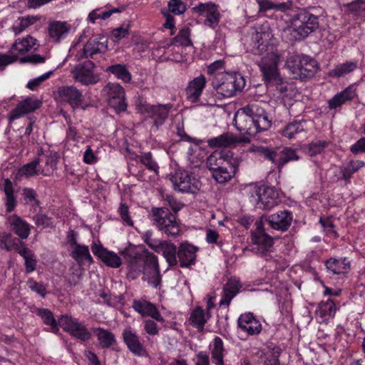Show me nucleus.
Returning <instances> with one entry per match:
<instances>
[{
  "mask_svg": "<svg viewBox=\"0 0 365 365\" xmlns=\"http://www.w3.org/2000/svg\"><path fill=\"white\" fill-rule=\"evenodd\" d=\"M234 121L240 131H245L250 135L267 130L272 125V120L269 119L264 109L256 103L240 108L237 112Z\"/></svg>",
  "mask_w": 365,
  "mask_h": 365,
  "instance_id": "obj_1",
  "label": "nucleus"
},
{
  "mask_svg": "<svg viewBox=\"0 0 365 365\" xmlns=\"http://www.w3.org/2000/svg\"><path fill=\"white\" fill-rule=\"evenodd\" d=\"M309 10L302 9L294 16L292 25L282 33V38L289 42L301 41L315 31L319 26V16Z\"/></svg>",
  "mask_w": 365,
  "mask_h": 365,
  "instance_id": "obj_2",
  "label": "nucleus"
},
{
  "mask_svg": "<svg viewBox=\"0 0 365 365\" xmlns=\"http://www.w3.org/2000/svg\"><path fill=\"white\" fill-rule=\"evenodd\" d=\"M233 153L230 150H215L207 158V166L212 178L220 184L228 182L236 171Z\"/></svg>",
  "mask_w": 365,
  "mask_h": 365,
  "instance_id": "obj_3",
  "label": "nucleus"
},
{
  "mask_svg": "<svg viewBox=\"0 0 365 365\" xmlns=\"http://www.w3.org/2000/svg\"><path fill=\"white\" fill-rule=\"evenodd\" d=\"M169 204L173 210V213L169 208H152L153 220L155 225L168 236L176 237L181 234L180 223L176 220V213L181 207L177 205L175 200H169Z\"/></svg>",
  "mask_w": 365,
  "mask_h": 365,
  "instance_id": "obj_4",
  "label": "nucleus"
},
{
  "mask_svg": "<svg viewBox=\"0 0 365 365\" xmlns=\"http://www.w3.org/2000/svg\"><path fill=\"white\" fill-rule=\"evenodd\" d=\"M246 81L239 73H225L222 76H214L211 84L217 93L223 97H232L242 92Z\"/></svg>",
  "mask_w": 365,
  "mask_h": 365,
  "instance_id": "obj_5",
  "label": "nucleus"
},
{
  "mask_svg": "<svg viewBox=\"0 0 365 365\" xmlns=\"http://www.w3.org/2000/svg\"><path fill=\"white\" fill-rule=\"evenodd\" d=\"M286 65L292 78L301 81L312 78L318 69L315 60L298 53L289 54Z\"/></svg>",
  "mask_w": 365,
  "mask_h": 365,
  "instance_id": "obj_6",
  "label": "nucleus"
},
{
  "mask_svg": "<svg viewBox=\"0 0 365 365\" xmlns=\"http://www.w3.org/2000/svg\"><path fill=\"white\" fill-rule=\"evenodd\" d=\"M255 227V230L252 232L253 245L250 250L268 261L272 258L270 252L274 244L273 238L264 232L262 220L256 221Z\"/></svg>",
  "mask_w": 365,
  "mask_h": 365,
  "instance_id": "obj_7",
  "label": "nucleus"
},
{
  "mask_svg": "<svg viewBox=\"0 0 365 365\" xmlns=\"http://www.w3.org/2000/svg\"><path fill=\"white\" fill-rule=\"evenodd\" d=\"M175 190L180 192L195 193L200 189V181L188 171L176 170L170 177Z\"/></svg>",
  "mask_w": 365,
  "mask_h": 365,
  "instance_id": "obj_8",
  "label": "nucleus"
},
{
  "mask_svg": "<svg viewBox=\"0 0 365 365\" xmlns=\"http://www.w3.org/2000/svg\"><path fill=\"white\" fill-rule=\"evenodd\" d=\"M145 242L155 252L162 254L169 267L178 264V248L173 243L153 239L149 233L145 235Z\"/></svg>",
  "mask_w": 365,
  "mask_h": 365,
  "instance_id": "obj_9",
  "label": "nucleus"
},
{
  "mask_svg": "<svg viewBox=\"0 0 365 365\" xmlns=\"http://www.w3.org/2000/svg\"><path fill=\"white\" fill-rule=\"evenodd\" d=\"M251 201L259 208L270 210L277 205L278 192L273 187L254 186L250 192Z\"/></svg>",
  "mask_w": 365,
  "mask_h": 365,
  "instance_id": "obj_10",
  "label": "nucleus"
},
{
  "mask_svg": "<svg viewBox=\"0 0 365 365\" xmlns=\"http://www.w3.org/2000/svg\"><path fill=\"white\" fill-rule=\"evenodd\" d=\"M59 323L65 331L81 341H88L92 337L91 332L78 319L71 316L62 315Z\"/></svg>",
  "mask_w": 365,
  "mask_h": 365,
  "instance_id": "obj_11",
  "label": "nucleus"
},
{
  "mask_svg": "<svg viewBox=\"0 0 365 365\" xmlns=\"http://www.w3.org/2000/svg\"><path fill=\"white\" fill-rule=\"evenodd\" d=\"M194 14L205 18L204 24L212 29H215L220 21L222 14L219 5L212 1L199 3L192 9Z\"/></svg>",
  "mask_w": 365,
  "mask_h": 365,
  "instance_id": "obj_12",
  "label": "nucleus"
},
{
  "mask_svg": "<svg viewBox=\"0 0 365 365\" xmlns=\"http://www.w3.org/2000/svg\"><path fill=\"white\" fill-rule=\"evenodd\" d=\"M173 108L171 103L150 105V104H140V110L143 113L148 115L153 121V125L157 129L160 125L164 124L165 120L168 117V114Z\"/></svg>",
  "mask_w": 365,
  "mask_h": 365,
  "instance_id": "obj_13",
  "label": "nucleus"
},
{
  "mask_svg": "<svg viewBox=\"0 0 365 365\" xmlns=\"http://www.w3.org/2000/svg\"><path fill=\"white\" fill-rule=\"evenodd\" d=\"M56 98L62 103L71 106L73 110L83 108L84 97L81 91L73 86H61L58 88Z\"/></svg>",
  "mask_w": 365,
  "mask_h": 365,
  "instance_id": "obj_14",
  "label": "nucleus"
},
{
  "mask_svg": "<svg viewBox=\"0 0 365 365\" xmlns=\"http://www.w3.org/2000/svg\"><path fill=\"white\" fill-rule=\"evenodd\" d=\"M108 50V39L104 35L99 34L90 38L84 45L81 52L77 56L78 60L94 58L95 55L104 53Z\"/></svg>",
  "mask_w": 365,
  "mask_h": 365,
  "instance_id": "obj_15",
  "label": "nucleus"
},
{
  "mask_svg": "<svg viewBox=\"0 0 365 365\" xmlns=\"http://www.w3.org/2000/svg\"><path fill=\"white\" fill-rule=\"evenodd\" d=\"M108 95V103L117 113L125 111L127 108L124 88L118 83H109L105 87Z\"/></svg>",
  "mask_w": 365,
  "mask_h": 365,
  "instance_id": "obj_16",
  "label": "nucleus"
},
{
  "mask_svg": "<svg viewBox=\"0 0 365 365\" xmlns=\"http://www.w3.org/2000/svg\"><path fill=\"white\" fill-rule=\"evenodd\" d=\"M120 255L128 269V277L131 279H136L142 273L143 269L144 255L138 254L128 250L120 252Z\"/></svg>",
  "mask_w": 365,
  "mask_h": 365,
  "instance_id": "obj_17",
  "label": "nucleus"
},
{
  "mask_svg": "<svg viewBox=\"0 0 365 365\" xmlns=\"http://www.w3.org/2000/svg\"><path fill=\"white\" fill-rule=\"evenodd\" d=\"M94 63L86 61L83 63L76 66L71 71L73 78L83 85L95 84L98 78L93 73Z\"/></svg>",
  "mask_w": 365,
  "mask_h": 365,
  "instance_id": "obj_18",
  "label": "nucleus"
},
{
  "mask_svg": "<svg viewBox=\"0 0 365 365\" xmlns=\"http://www.w3.org/2000/svg\"><path fill=\"white\" fill-rule=\"evenodd\" d=\"M262 220L267 222L272 229L284 232L290 227L293 216L292 212L282 210L270 215L263 216Z\"/></svg>",
  "mask_w": 365,
  "mask_h": 365,
  "instance_id": "obj_19",
  "label": "nucleus"
},
{
  "mask_svg": "<svg viewBox=\"0 0 365 365\" xmlns=\"http://www.w3.org/2000/svg\"><path fill=\"white\" fill-rule=\"evenodd\" d=\"M122 337L128 350L134 355L138 356L147 355L146 349L140 341L139 336L131 327H128L123 329Z\"/></svg>",
  "mask_w": 365,
  "mask_h": 365,
  "instance_id": "obj_20",
  "label": "nucleus"
},
{
  "mask_svg": "<svg viewBox=\"0 0 365 365\" xmlns=\"http://www.w3.org/2000/svg\"><path fill=\"white\" fill-rule=\"evenodd\" d=\"M237 326L249 336L257 335L262 329L260 321L252 312L242 314L238 318Z\"/></svg>",
  "mask_w": 365,
  "mask_h": 365,
  "instance_id": "obj_21",
  "label": "nucleus"
},
{
  "mask_svg": "<svg viewBox=\"0 0 365 365\" xmlns=\"http://www.w3.org/2000/svg\"><path fill=\"white\" fill-rule=\"evenodd\" d=\"M91 250L94 255L97 256L108 267L118 268L121 264L120 257L113 252L108 251L104 248L102 245L93 242L91 246Z\"/></svg>",
  "mask_w": 365,
  "mask_h": 365,
  "instance_id": "obj_22",
  "label": "nucleus"
},
{
  "mask_svg": "<svg viewBox=\"0 0 365 365\" xmlns=\"http://www.w3.org/2000/svg\"><path fill=\"white\" fill-rule=\"evenodd\" d=\"M249 139L247 137H237L232 133H225L217 137L207 140V144L210 148L232 147L240 143H247Z\"/></svg>",
  "mask_w": 365,
  "mask_h": 365,
  "instance_id": "obj_23",
  "label": "nucleus"
},
{
  "mask_svg": "<svg viewBox=\"0 0 365 365\" xmlns=\"http://www.w3.org/2000/svg\"><path fill=\"white\" fill-rule=\"evenodd\" d=\"M41 105V102L40 101L32 98H27L20 102L17 106L10 112L9 120L12 122L24 114L34 112L40 108Z\"/></svg>",
  "mask_w": 365,
  "mask_h": 365,
  "instance_id": "obj_24",
  "label": "nucleus"
},
{
  "mask_svg": "<svg viewBox=\"0 0 365 365\" xmlns=\"http://www.w3.org/2000/svg\"><path fill=\"white\" fill-rule=\"evenodd\" d=\"M260 70L265 81L270 86L279 82L281 76L279 74L275 60L264 58L259 63Z\"/></svg>",
  "mask_w": 365,
  "mask_h": 365,
  "instance_id": "obj_25",
  "label": "nucleus"
},
{
  "mask_svg": "<svg viewBox=\"0 0 365 365\" xmlns=\"http://www.w3.org/2000/svg\"><path fill=\"white\" fill-rule=\"evenodd\" d=\"M197 247L188 243H181L178 247V261L181 267H189L195 262Z\"/></svg>",
  "mask_w": 365,
  "mask_h": 365,
  "instance_id": "obj_26",
  "label": "nucleus"
},
{
  "mask_svg": "<svg viewBox=\"0 0 365 365\" xmlns=\"http://www.w3.org/2000/svg\"><path fill=\"white\" fill-rule=\"evenodd\" d=\"M133 307L143 317H150L158 322H164L163 317L161 316L156 307L148 301L135 300L133 304Z\"/></svg>",
  "mask_w": 365,
  "mask_h": 365,
  "instance_id": "obj_27",
  "label": "nucleus"
},
{
  "mask_svg": "<svg viewBox=\"0 0 365 365\" xmlns=\"http://www.w3.org/2000/svg\"><path fill=\"white\" fill-rule=\"evenodd\" d=\"M11 230L21 240H26L30 235L31 225L17 215L8 217Z\"/></svg>",
  "mask_w": 365,
  "mask_h": 365,
  "instance_id": "obj_28",
  "label": "nucleus"
},
{
  "mask_svg": "<svg viewBox=\"0 0 365 365\" xmlns=\"http://www.w3.org/2000/svg\"><path fill=\"white\" fill-rule=\"evenodd\" d=\"M15 251L24 258L26 272H34L37 265V259L34 252L28 248L23 242H21L20 245L15 247Z\"/></svg>",
  "mask_w": 365,
  "mask_h": 365,
  "instance_id": "obj_29",
  "label": "nucleus"
},
{
  "mask_svg": "<svg viewBox=\"0 0 365 365\" xmlns=\"http://www.w3.org/2000/svg\"><path fill=\"white\" fill-rule=\"evenodd\" d=\"M48 35L54 43L66 38L71 30V26L66 22L53 21L48 25Z\"/></svg>",
  "mask_w": 365,
  "mask_h": 365,
  "instance_id": "obj_30",
  "label": "nucleus"
},
{
  "mask_svg": "<svg viewBox=\"0 0 365 365\" xmlns=\"http://www.w3.org/2000/svg\"><path fill=\"white\" fill-rule=\"evenodd\" d=\"M206 84V78L203 75L195 78L186 88L187 98L191 102H197Z\"/></svg>",
  "mask_w": 365,
  "mask_h": 365,
  "instance_id": "obj_31",
  "label": "nucleus"
},
{
  "mask_svg": "<svg viewBox=\"0 0 365 365\" xmlns=\"http://www.w3.org/2000/svg\"><path fill=\"white\" fill-rule=\"evenodd\" d=\"M240 288L241 284L238 279L236 278L230 279L223 288L222 297L220 302V305H226L228 307L231 300L238 293Z\"/></svg>",
  "mask_w": 365,
  "mask_h": 365,
  "instance_id": "obj_32",
  "label": "nucleus"
},
{
  "mask_svg": "<svg viewBox=\"0 0 365 365\" xmlns=\"http://www.w3.org/2000/svg\"><path fill=\"white\" fill-rule=\"evenodd\" d=\"M101 349H109L117 344L115 334L108 329L101 327L93 329Z\"/></svg>",
  "mask_w": 365,
  "mask_h": 365,
  "instance_id": "obj_33",
  "label": "nucleus"
},
{
  "mask_svg": "<svg viewBox=\"0 0 365 365\" xmlns=\"http://www.w3.org/2000/svg\"><path fill=\"white\" fill-rule=\"evenodd\" d=\"M327 269L332 274H339L346 272L350 267V262L346 257L330 258L325 262Z\"/></svg>",
  "mask_w": 365,
  "mask_h": 365,
  "instance_id": "obj_34",
  "label": "nucleus"
},
{
  "mask_svg": "<svg viewBox=\"0 0 365 365\" xmlns=\"http://www.w3.org/2000/svg\"><path fill=\"white\" fill-rule=\"evenodd\" d=\"M355 96V91L351 88H347L329 101V108L330 109H335L340 107L346 102L353 100Z\"/></svg>",
  "mask_w": 365,
  "mask_h": 365,
  "instance_id": "obj_35",
  "label": "nucleus"
},
{
  "mask_svg": "<svg viewBox=\"0 0 365 365\" xmlns=\"http://www.w3.org/2000/svg\"><path fill=\"white\" fill-rule=\"evenodd\" d=\"M71 256L79 265L83 264L85 262L88 264L93 262L88 247L84 245H76V247H73Z\"/></svg>",
  "mask_w": 365,
  "mask_h": 365,
  "instance_id": "obj_36",
  "label": "nucleus"
},
{
  "mask_svg": "<svg viewBox=\"0 0 365 365\" xmlns=\"http://www.w3.org/2000/svg\"><path fill=\"white\" fill-rule=\"evenodd\" d=\"M305 120H294L288 123L284 128L279 130V133L284 138L287 139L294 138L296 135L306 132V129L304 127L303 123Z\"/></svg>",
  "mask_w": 365,
  "mask_h": 365,
  "instance_id": "obj_37",
  "label": "nucleus"
},
{
  "mask_svg": "<svg viewBox=\"0 0 365 365\" xmlns=\"http://www.w3.org/2000/svg\"><path fill=\"white\" fill-rule=\"evenodd\" d=\"M210 317L209 314L205 315L204 310L200 307L194 309L190 314L189 321L190 324L197 329L198 331L204 330L205 324L207 319Z\"/></svg>",
  "mask_w": 365,
  "mask_h": 365,
  "instance_id": "obj_38",
  "label": "nucleus"
},
{
  "mask_svg": "<svg viewBox=\"0 0 365 365\" xmlns=\"http://www.w3.org/2000/svg\"><path fill=\"white\" fill-rule=\"evenodd\" d=\"M349 15L359 21L365 20V0H356L344 6Z\"/></svg>",
  "mask_w": 365,
  "mask_h": 365,
  "instance_id": "obj_39",
  "label": "nucleus"
},
{
  "mask_svg": "<svg viewBox=\"0 0 365 365\" xmlns=\"http://www.w3.org/2000/svg\"><path fill=\"white\" fill-rule=\"evenodd\" d=\"M37 40L30 35L24 38H19L13 43L11 50L16 51L20 54H24L33 48Z\"/></svg>",
  "mask_w": 365,
  "mask_h": 365,
  "instance_id": "obj_40",
  "label": "nucleus"
},
{
  "mask_svg": "<svg viewBox=\"0 0 365 365\" xmlns=\"http://www.w3.org/2000/svg\"><path fill=\"white\" fill-rule=\"evenodd\" d=\"M143 269L142 273L145 276H149L154 273L160 272L158 257L153 253L146 252L144 254Z\"/></svg>",
  "mask_w": 365,
  "mask_h": 365,
  "instance_id": "obj_41",
  "label": "nucleus"
},
{
  "mask_svg": "<svg viewBox=\"0 0 365 365\" xmlns=\"http://www.w3.org/2000/svg\"><path fill=\"white\" fill-rule=\"evenodd\" d=\"M299 159L300 157L297 155V150L290 147H285L279 152L277 168L280 171L281 169L289 162L297 161Z\"/></svg>",
  "mask_w": 365,
  "mask_h": 365,
  "instance_id": "obj_42",
  "label": "nucleus"
},
{
  "mask_svg": "<svg viewBox=\"0 0 365 365\" xmlns=\"http://www.w3.org/2000/svg\"><path fill=\"white\" fill-rule=\"evenodd\" d=\"M4 191L5 193V206L7 212H12L16 205V200L14 195V188L11 181L9 179L4 180Z\"/></svg>",
  "mask_w": 365,
  "mask_h": 365,
  "instance_id": "obj_43",
  "label": "nucleus"
},
{
  "mask_svg": "<svg viewBox=\"0 0 365 365\" xmlns=\"http://www.w3.org/2000/svg\"><path fill=\"white\" fill-rule=\"evenodd\" d=\"M36 314L41 318L46 325L51 327V332L56 334L59 331L58 325L53 313L48 309L36 308Z\"/></svg>",
  "mask_w": 365,
  "mask_h": 365,
  "instance_id": "obj_44",
  "label": "nucleus"
},
{
  "mask_svg": "<svg viewBox=\"0 0 365 365\" xmlns=\"http://www.w3.org/2000/svg\"><path fill=\"white\" fill-rule=\"evenodd\" d=\"M212 346L211 356L213 362L217 365H223L224 346L222 339L219 336H215Z\"/></svg>",
  "mask_w": 365,
  "mask_h": 365,
  "instance_id": "obj_45",
  "label": "nucleus"
},
{
  "mask_svg": "<svg viewBox=\"0 0 365 365\" xmlns=\"http://www.w3.org/2000/svg\"><path fill=\"white\" fill-rule=\"evenodd\" d=\"M106 71L113 74L118 79L125 83H128L131 81V74L124 64L110 66L106 68Z\"/></svg>",
  "mask_w": 365,
  "mask_h": 365,
  "instance_id": "obj_46",
  "label": "nucleus"
},
{
  "mask_svg": "<svg viewBox=\"0 0 365 365\" xmlns=\"http://www.w3.org/2000/svg\"><path fill=\"white\" fill-rule=\"evenodd\" d=\"M41 159L37 158L29 163L24 165L21 168L18 170V177H26L30 178L38 174L39 170L37 169Z\"/></svg>",
  "mask_w": 365,
  "mask_h": 365,
  "instance_id": "obj_47",
  "label": "nucleus"
},
{
  "mask_svg": "<svg viewBox=\"0 0 365 365\" xmlns=\"http://www.w3.org/2000/svg\"><path fill=\"white\" fill-rule=\"evenodd\" d=\"M329 142L325 140H316L307 145V154L312 157L321 154L329 145Z\"/></svg>",
  "mask_w": 365,
  "mask_h": 365,
  "instance_id": "obj_48",
  "label": "nucleus"
},
{
  "mask_svg": "<svg viewBox=\"0 0 365 365\" xmlns=\"http://www.w3.org/2000/svg\"><path fill=\"white\" fill-rule=\"evenodd\" d=\"M250 34L252 41L254 43L255 46H257L258 48L263 46L269 38V34L263 31L261 27L252 28Z\"/></svg>",
  "mask_w": 365,
  "mask_h": 365,
  "instance_id": "obj_49",
  "label": "nucleus"
},
{
  "mask_svg": "<svg viewBox=\"0 0 365 365\" xmlns=\"http://www.w3.org/2000/svg\"><path fill=\"white\" fill-rule=\"evenodd\" d=\"M178 44L187 46L192 44L190 40V29L188 27L182 28L178 34L172 39L170 45Z\"/></svg>",
  "mask_w": 365,
  "mask_h": 365,
  "instance_id": "obj_50",
  "label": "nucleus"
},
{
  "mask_svg": "<svg viewBox=\"0 0 365 365\" xmlns=\"http://www.w3.org/2000/svg\"><path fill=\"white\" fill-rule=\"evenodd\" d=\"M253 151L258 153L264 157V158L277 166L279 152L276 150L263 146H256L253 148Z\"/></svg>",
  "mask_w": 365,
  "mask_h": 365,
  "instance_id": "obj_51",
  "label": "nucleus"
},
{
  "mask_svg": "<svg viewBox=\"0 0 365 365\" xmlns=\"http://www.w3.org/2000/svg\"><path fill=\"white\" fill-rule=\"evenodd\" d=\"M357 62L349 61L337 65L331 71L333 76L341 77L344 76L357 68Z\"/></svg>",
  "mask_w": 365,
  "mask_h": 365,
  "instance_id": "obj_52",
  "label": "nucleus"
},
{
  "mask_svg": "<svg viewBox=\"0 0 365 365\" xmlns=\"http://www.w3.org/2000/svg\"><path fill=\"white\" fill-rule=\"evenodd\" d=\"M38 19L35 16H26L19 18L16 24L12 26V30L15 35H19L29 26L36 23Z\"/></svg>",
  "mask_w": 365,
  "mask_h": 365,
  "instance_id": "obj_53",
  "label": "nucleus"
},
{
  "mask_svg": "<svg viewBox=\"0 0 365 365\" xmlns=\"http://www.w3.org/2000/svg\"><path fill=\"white\" fill-rule=\"evenodd\" d=\"M336 311V306L332 300L328 299L326 302H322L319 304L317 313L320 315L321 317H332L334 316Z\"/></svg>",
  "mask_w": 365,
  "mask_h": 365,
  "instance_id": "obj_54",
  "label": "nucleus"
},
{
  "mask_svg": "<svg viewBox=\"0 0 365 365\" xmlns=\"http://www.w3.org/2000/svg\"><path fill=\"white\" fill-rule=\"evenodd\" d=\"M130 34L129 24H123L122 26L114 29L111 31L110 39L114 43H118L121 39L127 38Z\"/></svg>",
  "mask_w": 365,
  "mask_h": 365,
  "instance_id": "obj_55",
  "label": "nucleus"
},
{
  "mask_svg": "<svg viewBox=\"0 0 365 365\" xmlns=\"http://www.w3.org/2000/svg\"><path fill=\"white\" fill-rule=\"evenodd\" d=\"M319 223L321 224L324 232L327 235L330 236L334 238L338 237V234L335 230V226L333 222V220L331 217H320Z\"/></svg>",
  "mask_w": 365,
  "mask_h": 365,
  "instance_id": "obj_56",
  "label": "nucleus"
},
{
  "mask_svg": "<svg viewBox=\"0 0 365 365\" xmlns=\"http://www.w3.org/2000/svg\"><path fill=\"white\" fill-rule=\"evenodd\" d=\"M225 62L223 59L215 61L207 66V74L215 76L224 75Z\"/></svg>",
  "mask_w": 365,
  "mask_h": 365,
  "instance_id": "obj_57",
  "label": "nucleus"
},
{
  "mask_svg": "<svg viewBox=\"0 0 365 365\" xmlns=\"http://www.w3.org/2000/svg\"><path fill=\"white\" fill-rule=\"evenodd\" d=\"M140 161L143 164L148 170L158 173V165L156 162L153 159L151 153H143L139 157Z\"/></svg>",
  "mask_w": 365,
  "mask_h": 365,
  "instance_id": "obj_58",
  "label": "nucleus"
},
{
  "mask_svg": "<svg viewBox=\"0 0 365 365\" xmlns=\"http://www.w3.org/2000/svg\"><path fill=\"white\" fill-rule=\"evenodd\" d=\"M168 6L169 11L175 15L182 14L186 11V5L181 0H170Z\"/></svg>",
  "mask_w": 365,
  "mask_h": 365,
  "instance_id": "obj_59",
  "label": "nucleus"
},
{
  "mask_svg": "<svg viewBox=\"0 0 365 365\" xmlns=\"http://www.w3.org/2000/svg\"><path fill=\"white\" fill-rule=\"evenodd\" d=\"M22 195L24 196L26 203L31 204L32 206L38 205L39 201L37 200V194L36 191L29 187H25L22 190Z\"/></svg>",
  "mask_w": 365,
  "mask_h": 365,
  "instance_id": "obj_60",
  "label": "nucleus"
},
{
  "mask_svg": "<svg viewBox=\"0 0 365 365\" xmlns=\"http://www.w3.org/2000/svg\"><path fill=\"white\" fill-rule=\"evenodd\" d=\"M35 225L42 228L49 227L52 225V219L45 214L39 213L32 217Z\"/></svg>",
  "mask_w": 365,
  "mask_h": 365,
  "instance_id": "obj_61",
  "label": "nucleus"
},
{
  "mask_svg": "<svg viewBox=\"0 0 365 365\" xmlns=\"http://www.w3.org/2000/svg\"><path fill=\"white\" fill-rule=\"evenodd\" d=\"M128 210V206L125 203H120L118 208V212L123 222L128 226L132 227L133 226V222L129 214Z\"/></svg>",
  "mask_w": 365,
  "mask_h": 365,
  "instance_id": "obj_62",
  "label": "nucleus"
},
{
  "mask_svg": "<svg viewBox=\"0 0 365 365\" xmlns=\"http://www.w3.org/2000/svg\"><path fill=\"white\" fill-rule=\"evenodd\" d=\"M52 73L53 71H50L34 79L29 81L26 87L31 91H35L44 81L49 78Z\"/></svg>",
  "mask_w": 365,
  "mask_h": 365,
  "instance_id": "obj_63",
  "label": "nucleus"
},
{
  "mask_svg": "<svg viewBox=\"0 0 365 365\" xmlns=\"http://www.w3.org/2000/svg\"><path fill=\"white\" fill-rule=\"evenodd\" d=\"M143 330L149 335L155 336L159 334L160 328L152 319H146L143 322Z\"/></svg>",
  "mask_w": 365,
  "mask_h": 365,
  "instance_id": "obj_64",
  "label": "nucleus"
}]
</instances>
